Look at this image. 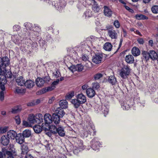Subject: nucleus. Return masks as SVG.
<instances>
[{"mask_svg": "<svg viewBox=\"0 0 158 158\" xmlns=\"http://www.w3.org/2000/svg\"><path fill=\"white\" fill-rule=\"evenodd\" d=\"M55 86L54 85H51L50 86L48 87L47 88L48 91H51L54 89L55 88Z\"/></svg>", "mask_w": 158, "mask_h": 158, "instance_id": "64", "label": "nucleus"}, {"mask_svg": "<svg viewBox=\"0 0 158 158\" xmlns=\"http://www.w3.org/2000/svg\"><path fill=\"white\" fill-rule=\"evenodd\" d=\"M107 34L112 39H116L118 37V34L116 31L113 28H108L107 29Z\"/></svg>", "mask_w": 158, "mask_h": 158, "instance_id": "8", "label": "nucleus"}, {"mask_svg": "<svg viewBox=\"0 0 158 158\" xmlns=\"http://www.w3.org/2000/svg\"><path fill=\"white\" fill-rule=\"evenodd\" d=\"M53 76L54 77L58 78L60 76V73L59 70L56 69L55 71L53 73Z\"/></svg>", "mask_w": 158, "mask_h": 158, "instance_id": "46", "label": "nucleus"}, {"mask_svg": "<svg viewBox=\"0 0 158 158\" xmlns=\"http://www.w3.org/2000/svg\"><path fill=\"white\" fill-rule=\"evenodd\" d=\"M103 56L101 54H95L92 58V61L96 64L101 63Z\"/></svg>", "mask_w": 158, "mask_h": 158, "instance_id": "10", "label": "nucleus"}, {"mask_svg": "<svg viewBox=\"0 0 158 158\" xmlns=\"http://www.w3.org/2000/svg\"><path fill=\"white\" fill-rule=\"evenodd\" d=\"M6 77L8 78H11L12 77V73L10 71H9L7 72H6L4 74Z\"/></svg>", "mask_w": 158, "mask_h": 158, "instance_id": "56", "label": "nucleus"}, {"mask_svg": "<svg viewBox=\"0 0 158 158\" xmlns=\"http://www.w3.org/2000/svg\"><path fill=\"white\" fill-rule=\"evenodd\" d=\"M20 29V27L18 25H15L13 27V30L14 31H19Z\"/></svg>", "mask_w": 158, "mask_h": 158, "instance_id": "59", "label": "nucleus"}, {"mask_svg": "<svg viewBox=\"0 0 158 158\" xmlns=\"http://www.w3.org/2000/svg\"><path fill=\"white\" fill-rule=\"evenodd\" d=\"M103 76V74L101 73H98L94 75V78L95 80H98L100 79Z\"/></svg>", "mask_w": 158, "mask_h": 158, "instance_id": "52", "label": "nucleus"}, {"mask_svg": "<svg viewBox=\"0 0 158 158\" xmlns=\"http://www.w3.org/2000/svg\"><path fill=\"white\" fill-rule=\"evenodd\" d=\"M5 92L1 91L0 93V99L1 101H3L4 99V94Z\"/></svg>", "mask_w": 158, "mask_h": 158, "instance_id": "63", "label": "nucleus"}, {"mask_svg": "<svg viewBox=\"0 0 158 158\" xmlns=\"http://www.w3.org/2000/svg\"><path fill=\"white\" fill-rule=\"evenodd\" d=\"M15 139L16 142L20 144L23 143L24 142V137L22 134H17Z\"/></svg>", "mask_w": 158, "mask_h": 158, "instance_id": "12", "label": "nucleus"}, {"mask_svg": "<svg viewBox=\"0 0 158 158\" xmlns=\"http://www.w3.org/2000/svg\"><path fill=\"white\" fill-rule=\"evenodd\" d=\"M77 71L81 72L84 69V66L81 64H78L76 65Z\"/></svg>", "mask_w": 158, "mask_h": 158, "instance_id": "47", "label": "nucleus"}, {"mask_svg": "<svg viewBox=\"0 0 158 158\" xmlns=\"http://www.w3.org/2000/svg\"><path fill=\"white\" fill-rule=\"evenodd\" d=\"M96 133L95 127L92 122L91 121H89V122H86L84 128L83 136L86 137L89 135L94 136L96 135Z\"/></svg>", "mask_w": 158, "mask_h": 158, "instance_id": "1", "label": "nucleus"}, {"mask_svg": "<svg viewBox=\"0 0 158 158\" xmlns=\"http://www.w3.org/2000/svg\"><path fill=\"white\" fill-rule=\"evenodd\" d=\"M41 31V28L37 24H34V27H33L31 32H28L30 35L31 36L33 37L35 36H39V33Z\"/></svg>", "mask_w": 158, "mask_h": 158, "instance_id": "6", "label": "nucleus"}, {"mask_svg": "<svg viewBox=\"0 0 158 158\" xmlns=\"http://www.w3.org/2000/svg\"><path fill=\"white\" fill-rule=\"evenodd\" d=\"M149 57L152 60H157L158 57L157 53L153 50L150 51L149 52Z\"/></svg>", "mask_w": 158, "mask_h": 158, "instance_id": "23", "label": "nucleus"}, {"mask_svg": "<svg viewBox=\"0 0 158 158\" xmlns=\"http://www.w3.org/2000/svg\"><path fill=\"white\" fill-rule=\"evenodd\" d=\"M60 118L59 115H56V114H53L52 115V122H54L55 124L57 125L60 122Z\"/></svg>", "mask_w": 158, "mask_h": 158, "instance_id": "16", "label": "nucleus"}, {"mask_svg": "<svg viewBox=\"0 0 158 158\" xmlns=\"http://www.w3.org/2000/svg\"><path fill=\"white\" fill-rule=\"evenodd\" d=\"M18 35H19L18 36H19V38L17 39L18 38V36L17 35H14L12 37V38L13 39L14 42L15 44L19 45L21 41L20 40H22L21 38L22 37V36L21 37V36L20 35V34H18Z\"/></svg>", "mask_w": 158, "mask_h": 158, "instance_id": "34", "label": "nucleus"}, {"mask_svg": "<svg viewBox=\"0 0 158 158\" xmlns=\"http://www.w3.org/2000/svg\"><path fill=\"white\" fill-rule=\"evenodd\" d=\"M86 93L88 96L90 98H92L94 97L96 94L94 90L91 88L87 89Z\"/></svg>", "mask_w": 158, "mask_h": 158, "instance_id": "15", "label": "nucleus"}, {"mask_svg": "<svg viewBox=\"0 0 158 158\" xmlns=\"http://www.w3.org/2000/svg\"><path fill=\"white\" fill-rule=\"evenodd\" d=\"M109 82L112 85H115L117 82L115 77L114 76H111L108 78Z\"/></svg>", "mask_w": 158, "mask_h": 158, "instance_id": "31", "label": "nucleus"}, {"mask_svg": "<svg viewBox=\"0 0 158 158\" xmlns=\"http://www.w3.org/2000/svg\"><path fill=\"white\" fill-rule=\"evenodd\" d=\"M45 81L44 79L38 77L35 81V83L37 86L40 87H42Z\"/></svg>", "mask_w": 158, "mask_h": 158, "instance_id": "20", "label": "nucleus"}, {"mask_svg": "<svg viewBox=\"0 0 158 158\" xmlns=\"http://www.w3.org/2000/svg\"><path fill=\"white\" fill-rule=\"evenodd\" d=\"M82 60L84 61H86L88 60L89 57L86 55H82L81 57Z\"/></svg>", "mask_w": 158, "mask_h": 158, "instance_id": "60", "label": "nucleus"}, {"mask_svg": "<svg viewBox=\"0 0 158 158\" xmlns=\"http://www.w3.org/2000/svg\"><path fill=\"white\" fill-rule=\"evenodd\" d=\"M135 18L138 20L148 19V18L146 16L142 14H137L135 15Z\"/></svg>", "mask_w": 158, "mask_h": 158, "instance_id": "39", "label": "nucleus"}, {"mask_svg": "<svg viewBox=\"0 0 158 158\" xmlns=\"http://www.w3.org/2000/svg\"><path fill=\"white\" fill-rule=\"evenodd\" d=\"M77 145V144L75 145V147H73V152L75 155H77L81 151H82L84 149H80L76 146Z\"/></svg>", "mask_w": 158, "mask_h": 158, "instance_id": "43", "label": "nucleus"}, {"mask_svg": "<svg viewBox=\"0 0 158 158\" xmlns=\"http://www.w3.org/2000/svg\"><path fill=\"white\" fill-rule=\"evenodd\" d=\"M50 129H51V131H52V133L54 134H56L57 133V131H55L56 130L55 129H56L57 130V128L55 126H52V128H50V129Z\"/></svg>", "mask_w": 158, "mask_h": 158, "instance_id": "62", "label": "nucleus"}, {"mask_svg": "<svg viewBox=\"0 0 158 158\" xmlns=\"http://www.w3.org/2000/svg\"><path fill=\"white\" fill-rule=\"evenodd\" d=\"M30 35L29 33L26 32L24 34L22 35L23 40H20L21 43L25 44L28 46H30L32 41L30 39Z\"/></svg>", "mask_w": 158, "mask_h": 158, "instance_id": "3", "label": "nucleus"}, {"mask_svg": "<svg viewBox=\"0 0 158 158\" xmlns=\"http://www.w3.org/2000/svg\"><path fill=\"white\" fill-rule=\"evenodd\" d=\"M1 143L4 146L7 145L9 143V139L6 136L3 135L1 138Z\"/></svg>", "mask_w": 158, "mask_h": 158, "instance_id": "19", "label": "nucleus"}, {"mask_svg": "<svg viewBox=\"0 0 158 158\" xmlns=\"http://www.w3.org/2000/svg\"><path fill=\"white\" fill-rule=\"evenodd\" d=\"M112 47L111 44L110 43L107 42L106 43L104 46V49L108 51H110Z\"/></svg>", "mask_w": 158, "mask_h": 158, "instance_id": "37", "label": "nucleus"}, {"mask_svg": "<svg viewBox=\"0 0 158 158\" xmlns=\"http://www.w3.org/2000/svg\"><path fill=\"white\" fill-rule=\"evenodd\" d=\"M52 4L57 10L59 11H61L62 9L65 6L64 2H62L58 3L54 1L52 2Z\"/></svg>", "mask_w": 158, "mask_h": 158, "instance_id": "9", "label": "nucleus"}, {"mask_svg": "<svg viewBox=\"0 0 158 158\" xmlns=\"http://www.w3.org/2000/svg\"><path fill=\"white\" fill-rule=\"evenodd\" d=\"M92 16V12L90 10H87L84 13L83 17L85 18L91 17Z\"/></svg>", "mask_w": 158, "mask_h": 158, "instance_id": "40", "label": "nucleus"}, {"mask_svg": "<svg viewBox=\"0 0 158 158\" xmlns=\"http://www.w3.org/2000/svg\"><path fill=\"white\" fill-rule=\"evenodd\" d=\"M33 129L35 132L36 133H40V132H41L43 129L45 130L43 128V126L41 127L39 125H35L33 127Z\"/></svg>", "mask_w": 158, "mask_h": 158, "instance_id": "30", "label": "nucleus"}, {"mask_svg": "<svg viewBox=\"0 0 158 158\" xmlns=\"http://www.w3.org/2000/svg\"><path fill=\"white\" fill-rule=\"evenodd\" d=\"M10 64V60L7 56H5L2 58L0 57V66L4 68L9 66Z\"/></svg>", "mask_w": 158, "mask_h": 158, "instance_id": "7", "label": "nucleus"}, {"mask_svg": "<svg viewBox=\"0 0 158 158\" xmlns=\"http://www.w3.org/2000/svg\"><path fill=\"white\" fill-rule=\"evenodd\" d=\"M22 134L24 137H28L31 135V131L30 130H26L23 131Z\"/></svg>", "mask_w": 158, "mask_h": 158, "instance_id": "44", "label": "nucleus"}, {"mask_svg": "<svg viewBox=\"0 0 158 158\" xmlns=\"http://www.w3.org/2000/svg\"><path fill=\"white\" fill-rule=\"evenodd\" d=\"M69 69L73 73L74 72L77 71V69H76V65H72L69 68Z\"/></svg>", "mask_w": 158, "mask_h": 158, "instance_id": "57", "label": "nucleus"}, {"mask_svg": "<svg viewBox=\"0 0 158 158\" xmlns=\"http://www.w3.org/2000/svg\"><path fill=\"white\" fill-rule=\"evenodd\" d=\"M63 109L58 107L55 110V113L56 115H59L60 117L62 118L65 114V112Z\"/></svg>", "mask_w": 158, "mask_h": 158, "instance_id": "24", "label": "nucleus"}, {"mask_svg": "<svg viewBox=\"0 0 158 158\" xmlns=\"http://www.w3.org/2000/svg\"><path fill=\"white\" fill-rule=\"evenodd\" d=\"M91 147L93 150H98L101 144L100 143L98 139L95 138L91 142Z\"/></svg>", "mask_w": 158, "mask_h": 158, "instance_id": "4", "label": "nucleus"}, {"mask_svg": "<svg viewBox=\"0 0 158 158\" xmlns=\"http://www.w3.org/2000/svg\"><path fill=\"white\" fill-rule=\"evenodd\" d=\"M19 106H17L16 107L12 108L11 110V112L12 113L15 114L17 113L20 110V109L19 108Z\"/></svg>", "mask_w": 158, "mask_h": 158, "instance_id": "53", "label": "nucleus"}, {"mask_svg": "<svg viewBox=\"0 0 158 158\" xmlns=\"http://www.w3.org/2000/svg\"><path fill=\"white\" fill-rule=\"evenodd\" d=\"M101 110L104 113V116H106V115L109 112V106H102L101 107Z\"/></svg>", "mask_w": 158, "mask_h": 158, "instance_id": "38", "label": "nucleus"}, {"mask_svg": "<svg viewBox=\"0 0 158 158\" xmlns=\"http://www.w3.org/2000/svg\"><path fill=\"white\" fill-rule=\"evenodd\" d=\"M43 116L40 114H36L35 115V123L40 124L43 122Z\"/></svg>", "mask_w": 158, "mask_h": 158, "instance_id": "25", "label": "nucleus"}, {"mask_svg": "<svg viewBox=\"0 0 158 158\" xmlns=\"http://www.w3.org/2000/svg\"><path fill=\"white\" fill-rule=\"evenodd\" d=\"M21 154L26 155L27 154L29 150L27 144L26 143L23 144L21 147Z\"/></svg>", "mask_w": 158, "mask_h": 158, "instance_id": "13", "label": "nucleus"}, {"mask_svg": "<svg viewBox=\"0 0 158 158\" xmlns=\"http://www.w3.org/2000/svg\"><path fill=\"white\" fill-rule=\"evenodd\" d=\"M17 134L16 132L13 130H10L7 132L6 136L9 139H14Z\"/></svg>", "mask_w": 158, "mask_h": 158, "instance_id": "18", "label": "nucleus"}, {"mask_svg": "<svg viewBox=\"0 0 158 158\" xmlns=\"http://www.w3.org/2000/svg\"><path fill=\"white\" fill-rule=\"evenodd\" d=\"M76 144H77V145L76 146L77 147L82 149H85V147L83 146L82 141L80 140H76V142L74 143V147H75V145Z\"/></svg>", "mask_w": 158, "mask_h": 158, "instance_id": "29", "label": "nucleus"}, {"mask_svg": "<svg viewBox=\"0 0 158 158\" xmlns=\"http://www.w3.org/2000/svg\"><path fill=\"white\" fill-rule=\"evenodd\" d=\"M121 107L124 110H128L130 107L129 104L126 101H124L121 104Z\"/></svg>", "mask_w": 158, "mask_h": 158, "instance_id": "36", "label": "nucleus"}, {"mask_svg": "<svg viewBox=\"0 0 158 158\" xmlns=\"http://www.w3.org/2000/svg\"><path fill=\"white\" fill-rule=\"evenodd\" d=\"M31 46V51H36L37 50L38 46L36 42H32Z\"/></svg>", "mask_w": 158, "mask_h": 158, "instance_id": "45", "label": "nucleus"}, {"mask_svg": "<svg viewBox=\"0 0 158 158\" xmlns=\"http://www.w3.org/2000/svg\"><path fill=\"white\" fill-rule=\"evenodd\" d=\"M15 119L16 123L19 125L20 123L21 120L19 116V115H16L15 117Z\"/></svg>", "mask_w": 158, "mask_h": 158, "instance_id": "55", "label": "nucleus"}, {"mask_svg": "<svg viewBox=\"0 0 158 158\" xmlns=\"http://www.w3.org/2000/svg\"><path fill=\"white\" fill-rule=\"evenodd\" d=\"M77 98L81 104L85 103L86 101L85 96L82 94H78L77 96Z\"/></svg>", "mask_w": 158, "mask_h": 158, "instance_id": "11", "label": "nucleus"}, {"mask_svg": "<svg viewBox=\"0 0 158 158\" xmlns=\"http://www.w3.org/2000/svg\"><path fill=\"white\" fill-rule=\"evenodd\" d=\"M89 39V41L91 42V44L95 42L98 40V38L94 36H91L89 38H88Z\"/></svg>", "mask_w": 158, "mask_h": 158, "instance_id": "51", "label": "nucleus"}, {"mask_svg": "<svg viewBox=\"0 0 158 158\" xmlns=\"http://www.w3.org/2000/svg\"><path fill=\"white\" fill-rule=\"evenodd\" d=\"M16 81L17 84L19 85L23 86L25 85V81L22 77H17Z\"/></svg>", "mask_w": 158, "mask_h": 158, "instance_id": "26", "label": "nucleus"}, {"mask_svg": "<svg viewBox=\"0 0 158 158\" xmlns=\"http://www.w3.org/2000/svg\"><path fill=\"white\" fill-rule=\"evenodd\" d=\"M45 123H42L43 128L45 131H48L50 129L49 124L52 123V118L51 115L48 113L45 114L44 116Z\"/></svg>", "mask_w": 158, "mask_h": 158, "instance_id": "2", "label": "nucleus"}, {"mask_svg": "<svg viewBox=\"0 0 158 158\" xmlns=\"http://www.w3.org/2000/svg\"><path fill=\"white\" fill-rule=\"evenodd\" d=\"M59 108L62 109L67 108L68 106V102L64 100H60L59 103Z\"/></svg>", "mask_w": 158, "mask_h": 158, "instance_id": "17", "label": "nucleus"}, {"mask_svg": "<svg viewBox=\"0 0 158 158\" xmlns=\"http://www.w3.org/2000/svg\"><path fill=\"white\" fill-rule=\"evenodd\" d=\"M125 60L127 63L132 64L134 62V58L132 55H129L126 56Z\"/></svg>", "mask_w": 158, "mask_h": 158, "instance_id": "32", "label": "nucleus"}, {"mask_svg": "<svg viewBox=\"0 0 158 158\" xmlns=\"http://www.w3.org/2000/svg\"><path fill=\"white\" fill-rule=\"evenodd\" d=\"M130 69L127 66H125L123 68L120 73V75L123 78H126L129 75L130 72Z\"/></svg>", "mask_w": 158, "mask_h": 158, "instance_id": "5", "label": "nucleus"}, {"mask_svg": "<svg viewBox=\"0 0 158 158\" xmlns=\"http://www.w3.org/2000/svg\"><path fill=\"white\" fill-rule=\"evenodd\" d=\"M93 1L94 3V4L92 6L93 10L95 13L98 12L100 10V7L99 6H98L95 0H93Z\"/></svg>", "mask_w": 158, "mask_h": 158, "instance_id": "27", "label": "nucleus"}, {"mask_svg": "<svg viewBox=\"0 0 158 158\" xmlns=\"http://www.w3.org/2000/svg\"><path fill=\"white\" fill-rule=\"evenodd\" d=\"M142 55L146 60H148L149 59V53L147 52L144 51L142 52Z\"/></svg>", "mask_w": 158, "mask_h": 158, "instance_id": "49", "label": "nucleus"}, {"mask_svg": "<svg viewBox=\"0 0 158 158\" xmlns=\"http://www.w3.org/2000/svg\"><path fill=\"white\" fill-rule=\"evenodd\" d=\"M151 10L153 13H158V6L155 5L153 6L151 8Z\"/></svg>", "mask_w": 158, "mask_h": 158, "instance_id": "48", "label": "nucleus"}, {"mask_svg": "<svg viewBox=\"0 0 158 158\" xmlns=\"http://www.w3.org/2000/svg\"><path fill=\"white\" fill-rule=\"evenodd\" d=\"M114 25L116 28H119L120 27V24L119 21L118 20L114 21Z\"/></svg>", "mask_w": 158, "mask_h": 158, "instance_id": "58", "label": "nucleus"}, {"mask_svg": "<svg viewBox=\"0 0 158 158\" xmlns=\"http://www.w3.org/2000/svg\"><path fill=\"white\" fill-rule=\"evenodd\" d=\"M35 85L34 81L31 80H27L25 83V86L28 89H31Z\"/></svg>", "mask_w": 158, "mask_h": 158, "instance_id": "14", "label": "nucleus"}, {"mask_svg": "<svg viewBox=\"0 0 158 158\" xmlns=\"http://www.w3.org/2000/svg\"><path fill=\"white\" fill-rule=\"evenodd\" d=\"M55 130L56 131H57V133L60 136L63 137L65 135V131L63 127L60 126H59L57 128V130H56V129H55Z\"/></svg>", "mask_w": 158, "mask_h": 158, "instance_id": "21", "label": "nucleus"}, {"mask_svg": "<svg viewBox=\"0 0 158 158\" xmlns=\"http://www.w3.org/2000/svg\"><path fill=\"white\" fill-rule=\"evenodd\" d=\"M6 154L8 156L7 158H14L12 156V153L9 151H6Z\"/></svg>", "mask_w": 158, "mask_h": 158, "instance_id": "61", "label": "nucleus"}, {"mask_svg": "<svg viewBox=\"0 0 158 158\" xmlns=\"http://www.w3.org/2000/svg\"><path fill=\"white\" fill-rule=\"evenodd\" d=\"M74 96V92L71 91L69 92L66 95L65 98L67 100H70Z\"/></svg>", "mask_w": 158, "mask_h": 158, "instance_id": "41", "label": "nucleus"}, {"mask_svg": "<svg viewBox=\"0 0 158 158\" xmlns=\"http://www.w3.org/2000/svg\"><path fill=\"white\" fill-rule=\"evenodd\" d=\"M8 128V127H0V133H5L7 131Z\"/></svg>", "mask_w": 158, "mask_h": 158, "instance_id": "54", "label": "nucleus"}, {"mask_svg": "<svg viewBox=\"0 0 158 158\" xmlns=\"http://www.w3.org/2000/svg\"><path fill=\"white\" fill-rule=\"evenodd\" d=\"M92 88L93 89H94L96 90H98L99 88L100 87V85L98 82H94L92 83Z\"/></svg>", "mask_w": 158, "mask_h": 158, "instance_id": "50", "label": "nucleus"}, {"mask_svg": "<svg viewBox=\"0 0 158 158\" xmlns=\"http://www.w3.org/2000/svg\"><path fill=\"white\" fill-rule=\"evenodd\" d=\"M28 120L30 123H35V115L33 114H30L28 118Z\"/></svg>", "mask_w": 158, "mask_h": 158, "instance_id": "35", "label": "nucleus"}, {"mask_svg": "<svg viewBox=\"0 0 158 158\" xmlns=\"http://www.w3.org/2000/svg\"><path fill=\"white\" fill-rule=\"evenodd\" d=\"M71 102L73 105L74 107L76 108H78L80 105L81 104L79 102L77 98L76 99H72Z\"/></svg>", "mask_w": 158, "mask_h": 158, "instance_id": "33", "label": "nucleus"}, {"mask_svg": "<svg viewBox=\"0 0 158 158\" xmlns=\"http://www.w3.org/2000/svg\"><path fill=\"white\" fill-rule=\"evenodd\" d=\"M131 52L134 56H137L140 53V52L139 49L136 47H134L131 50Z\"/></svg>", "mask_w": 158, "mask_h": 158, "instance_id": "28", "label": "nucleus"}, {"mask_svg": "<svg viewBox=\"0 0 158 158\" xmlns=\"http://www.w3.org/2000/svg\"><path fill=\"white\" fill-rule=\"evenodd\" d=\"M104 13L105 15L107 17H111L112 15V11L107 6H104Z\"/></svg>", "mask_w": 158, "mask_h": 158, "instance_id": "22", "label": "nucleus"}, {"mask_svg": "<svg viewBox=\"0 0 158 158\" xmlns=\"http://www.w3.org/2000/svg\"><path fill=\"white\" fill-rule=\"evenodd\" d=\"M24 25L26 28L27 29H29L30 32L32 31L33 27H32V24L29 22H26L24 23Z\"/></svg>", "mask_w": 158, "mask_h": 158, "instance_id": "42", "label": "nucleus"}]
</instances>
